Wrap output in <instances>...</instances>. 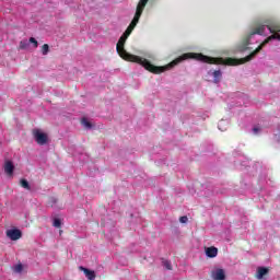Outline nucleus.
<instances>
[{
	"label": "nucleus",
	"mask_w": 280,
	"mask_h": 280,
	"mask_svg": "<svg viewBox=\"0 0 280 280\" xmlns=\"http://www.w3.org/2000/svg\"><path fill=\"white\" fill-rule=\"evenodd\" d=\"M26 47H30V44L27 42H20V49H25Z\"/></svg>",
	"instance_id": "19"
},
{
	"label": "nucleus",
	"mask_w": 280,
	"mask_h": 280,
	"mask_svg": "<svg viewBox=\"0 0 280 280\" xmlns=\"http://www.w3.org/2000/svg\"><path fill=\"white\" fill-rule=\"evenodd\" d=\"M268 25H278L277 22H265V25H260L256 28H254L242 42V44L240 45L238 49L240 51H246L248 49V46L250 45V38H253V36H255V34H258L259 36H261V34H264V32H266V27H268Z\"/></svg>",
	"instance_id": "2"
},
{
	"label": "nucleus",
	"mask_w": 280,
	"mask_h": 280,
	"mask_svg": "<svg viewBox=\"0 0 280 280\" xmlns=\"http://www.w3.org/2000/svg\"><path fill=\"white\" fill-rule=\"evenodd\" d=\"M38 143H39V145H45V143H47V142H45V141H39Z\"/></svg>",
	"instance_id": "23"
},
{
	"label": "nucleus",
	"mask_w": 280,
	"mask_h": 280,
	"mask_svg": "<svg viewBox=\"0 0 280 280\" xmlns=\"http://www.w3.org/2000/svg\"><path fill=\"white\" fill-rule=\"evenodd\" d=\"M188 218L187 217H180L179 218V222L182 223V224H187V222H188Z\"/></svg>",
	"instance_id": "21"
},
{
	"label": "nucleus",
	"mask_w": 280,
	"mask_h": 280,
	"mask_svg": "<svg viewBox=\"0 0 280 280\" xmlns=\"http://www.w3.org/2000/svg\"><path fill=\"white\" fill-rule=\"evenodd\" d=\"M81 124H82V126H84V128H88V129L93 128V125L86 118H82Z\"/></svg>",
	"instance_id": "13"
},
{
	"label": "nucleus",
	"mask_w": 280,
	"mask_h": 280,
	"mask_svg": "<svg viewBox=\"0 0 280 280\" xmlns=\"http://www.w3.org/2000/svg\"><path fill=\"white\" fill-rule=\"evenodd\" d=\"M13 272H16V275H21V272H23V265L22 264H18L13 267Z\"/></svg>",
	"instance_id": "14"
},
{
	"label": "nucleus",
	"mask_w": 280,
	"mask_h": 280,
	"mask_svg": "<svg viewBox=\"0 0 280 280\" xmlns=\"http://www.w3.org/2000/svg\"><path fill=\"white\" fill-rule=\"evenodd\" d=\"M253 132L254 135H259V132H261V128L256 126L253 128Z\"/></svg>",
	"instance_id": "22"
},
{
	"label": "nucleus",
	"mask_w": 280,
	"mask_h": 280,
	"mask_svg": "<svg viewBox=\"0 0 280 280\" xmlns=\"http://www.w3.org/2000/svg\"><path fill=\"white\" fill-rule=\"evenodd\" d=\"M21 187L24 189H30V183L26 179H21Z\"/></svg>",
	"instance_id": "17"
},
{
	"label": "nucleus",
	"mask_w": 280,
	"mask_h": 280,
	"mask_svg": "<svg viewBox=\"0 0 280 280\" xmlns=\"http://www.w3.org/2000/svg\"><path fill=\"white\" fill-rule=\"evenodd\" d=\"M126 40H128L127 37H124V35L120 36V38L118 39V43L116 45V51L118 54V56H120V58H122V60H127L128 62H136L137 65H141L147 71H150V73H155L156 75H159V73H164V71H167V69H172L173 67H176V65H180V62H183V60H198L199 62H214L215 59H211V57L209 56H205L202 54H198V52H186L182 56H179L178 58H176L175 60H173L172 62H170L166 66H154L152 65V62H150L148 59L136 56V55H131L130 52L126 51Z\"/></svg>",
	"instance_id": "1"
},
{
	"label": "nucleus",
	"mask_w": 280,
	"mask_h": 280,
	"mask_svg": "<svg viewBox=\"0 0 280 280\" xmlns=\"http://www.w3.org/2000/svg\"><path fill=\"white\" fill-rule=\"evenodd\" d=\"M205 253L206 256L209 257L210 259H213V257H218V248L214 246L206 247Z\"/></svg>",
	"instance_id": "7"
},
{
	"label": "nucleus",
	"mask_w": 280,
	"mask_h": 280,
	"mask_svg": "<svg viewBox=\"0 0 280 280\" xmlns=\"http://www.w3.org/2000/svg\"><path fill=\"white\" fill-rule=\"evenodd\" d=\"M211 278L213 280H225L226 279V272L224 271V269H220V268L213 269L211 271Z\"/></svg>",
	"instance_id": "5"
},
{
	"label": "nucleus",
	"mask_w": 280,
	"mask_h": 280,
	"mask_svg": "<svg viewBox=\"0 0 280 280\" xmlns=\"http://www.w3.org/2000/svg\"><path fill=\"white\" fill-rule=\"evenodd\" d=\"M7 237L11 240L12 242H16L18 240H21L23 237V233L19 229H10L7 230Z\"/></svg>",
	"instance_id": "4"
},
{
	"label": "nucleus",
	"mask_w": 280,
	"mask_h": 280,
	"mask_svg": "<svg viewBox=\"0 0 280 280\" xmlns=\"http://www.w3.org/2000/svg\"><path fill=\"white\" fill-rule=\"evenodd\" d=\"M148 1L149 0H140L137 5L136 12H140V14H143V10H145V5H148Z\"/></svg>",
	"instance_id": "10"
},
{
	"label": "nucleus",
	"mask_w": 280,
	"mask_h": 280,
	"mask_svg": "<svg viewBox=\"0 0 280 280\" xmlns=\"http://www.w3.org/2000/svg\"><path fill=\"white\" fill-rule=\"evenodd\" d=\"M163 266H164V268H166V270H172V262L165 260V261H163Z\"/></svg>",
	"instance_id": "18"
},
{
	"label": "nucleus",
	"mask_w": 280,
	"mask_h": 280,
	"mask_svg": "<svg viewBox=\"0 0 280 280\" xmlns=\"http://www.w3.org/2000/svg\"><path fill=\"white\" fill-rule=\"evenodd\" d=\"M33 137L35 141H47V139H49L47 133L42 132L40 129H33Z\"/></svg>",
	"instance_id": "6"
},
{
	"label": "nucleus",
	"mask_w": 280,
	"mask_h": 280,
	"mask_svg": "<svg viewBox=\"0 0 280 280\" xmlns=\"http://www.w3.org/2000/svg\"><path fill=\"white\" fill-rule=\"evenodd\" d=\"M81 270H83V272L88 279L95 280V271H91L84 267H81Z\"/></svg>",
	"instance_id": "11"
},
{
	"label": "nucleus",
	"mask_w": 280,
	"mask_h": 280,
	"mask_svg": "<svg viewBox=\"0 0 280 280\" xmlns=\"http://www.w3.org/2000/svg\"><path fill=\"white\" fill-rule=\"evenodd\" d=\"M52 226H55V229H60V226H62V222L60 221V219H55Z\"/></svg>",
	"instance_id": "16"
},
{
	"label": "nucleus",
	"mask_w": 280,
	"mask_h": 280,
	"mask_svg": "<svg viewBox=\"0 0 280 280\" xmlns=\"http://www.w3.org/2000/svg\"><path fill=\"white\" fill-rule=\"evenodd\" d=\"M139 19H141V13L136 11V14H135L131 23L129 24V26L122 34V36L125 38H128V36H130L132 34V31L137 27V24L139 23Z\"/></svg>",
	"instance_id": "3"
},
{
	"label": "nucleus",
	"mask_w": 280,
	"mask_h": 280,
	"mask_svg": "<svg viewBox=\"0 0 280 280\" xmlns=\"http://www.w3.org/2000/svg\"><path fill=\"white\" fill-rule=\"evenodd\" d=\"M4 172L8 176H12V174H14V164H12L11 161H7L4 163Z\"/></svg>",
	"instance_id": "8"
},
{
	"label": "nucleus",
	"mask_w": 280,
	"mask_h": 280,
	"mask_svg": "<svg viewBox=\"0 0 280 280\" xmlns=\"http://www.w3.org/2000/svg\"><path fill=\"white\" fill-rule=\"evenodd\" d=\"M42 54H43V56H47L49 54V45L44 44L42 46Z\"/></svg>",
	"instance_id": "15"
},
{
	"label": "nucleus",
	"mask_w": 280,
	"mask_h": 280,
	"mask_svg": "<svg viewBox=\"0 0 280 280\" xmlns=\"http://www.w3.org/2000/svg\"><path fill=\"white\" fill-rule=\"evenodd\" d=\"M28 40L34 45L35 48L38 47V40H36V38L31 37Z\"/></svg>",
	"instance_id": "20"
},
{
	"label": "nucleus",
	"mask_w": 280,
	"mask_h": 280,
	"mask_svg": "<svg viewBox=\"0 0 280 280\" xmlns=\"http://www.w3.org/2000/svg\"><path fill=\"white\" fill-rule=\"evenodd\" d=\"M214 80V84H219L220 80H222V71L220 70H215L213 73H212Z\"/></svg>",
	"instance_id": "12"
},
{
	"label": "nucleus",
	"mask_w": 280,
	"mask_h": 280,
	"mask_svg": "<svg viewBox=\"0 0 280 280\" xmlns=\"http://www.w3.org/2000/svg\"><path fill=\"white\" fill-rule=\"evenodd\" d=\"M266 275H268V268L259 267L257 269L256 279L261 280L264 277H266Z\"/></svg>",
	"instance_id": "9"
}]
</instances>
